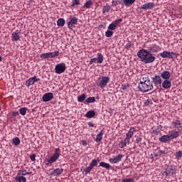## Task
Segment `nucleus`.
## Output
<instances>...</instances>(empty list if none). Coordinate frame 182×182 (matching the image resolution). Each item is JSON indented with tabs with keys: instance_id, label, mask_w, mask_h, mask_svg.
I'll use <instances>...</instances> for the list:
<instances>
[{
	"instance_id": "1",
	"label": "nucleus",
	"mask_w": 182,
	"mask_h": 182,
	"mask_svg": "<svg viewBox=\"0 0 182 182\" xmlns=\"http://www.w3.org/2000/svg\"><path fill=\"white\" fill-rule=\"evenodd\" d=\"M154 51L153 46L149 48V50L142 48L137 52V56L140 59L141 62L146 65L149 63H153L156 60V57L151 54Z\"/></svg>"
},
{
	"instance_id": "2",
	"label": "nucleus",
	"mask_w": 182,
	"mask_h": 182,
	"mask_svg": "<svg viewBox=\"0 0 182 182\" xmlns=\"http://www.w3.org/2000/svg\"><path fill=\"white\" fill-rule=\"evenodd\" d=\"M138 89L141 93H147V92L153 90L154 89L153 81L149 78V76L144 75L139 83Z\"/></svg>"
},
{
	"instance_id": "3",
	"label": "nucleus",
	"mask_w": 182,
	"mask_h": 182,
	"mask_svg": "<svg viewBox=\"0 0 182 182\" xmlns=\"http://www.w3.org/2000/svg\"><path fill=\"white\" fill-rule=\"evenodd\" d=\"M60 149L56 148L55 149V153L53 154L52 156L50 157V159H46L44 161V163L46 166H52L53 163L58 161L59 157H60Z\"/></svg>"
},
{
	"instance_id": "4",
	"label": "nucleus",
	"mask_w": 182,
	"mask_h": 182,
	"mask_svg": "<svg viewBox=\"0 0 182 182\" xmlns=\"http://www.w3.org/2000/svg\"><path fill=\"white\" fill-rule=\"evenodd\" d=\"M164 174H165L166 178H174L177 174V168L173 166H168L166 168Z\"/></svg>"
},
{
	"instance_id": "5",
	"label": "nucleus",
	"mask_w": 182,
	"mask_h": 182,
	"mask_svg": "<svg viewBox=\"0 0 182 182\" xmlns=\"http://www.w3.org/2000/svg\"><path fill=\"white\" fill-rule=\"evenodd\" d=\"M160 56L164 58H168V59H176L177 53L170 51H164L160 53Z\"/></svg>"
},
{
	"instance_id": "6",
	"label": "nucleus",
	"mask_w": 182,
	"mask_h": 182,
	"mask_svg": "<svg viewBox=\"0 0 182 182\" xmlns=\"http://www.w3.org/2000/svg\"><path fill=\"white\" fill-rule=\"evenodd\" d=\"M55 73H58V75H60L63 73H65V70H66V65L65 63H59L55 65Z\"/></svg>"
},
{
	"instance_id": "7",
	"label": "nucleus",
	"mask_w": 182,
	"mask_h": 182,
	"mask_svg": "<svg viewBox=\"0 0 182 182\" xmlns=\"http://www.w3.org/2000/svg\"><path fill=\"white\" fill-rule=\"evenodd\" d=\"M110 82V77L108 76H104L102 77L100 82L98 83V86L101 88L103 89L104 87H106L107 86V83Z\"/></svg>"
},
{
	"instance_id": "8",
	"label": "nucleus",
	"mask_w": 182,
	"mask_h": 182,
	"mask_svg": "<svg viewBox=\"0 0 182 182\" xmlns=\"http://www.w3.org/2000/svg\"><path fill=\"white\" fill-rule=\"evenodd\" d=\"M96 166H97V160L93 159L90 164L89 166L87 167L85 170L86 174H89V173H90L92 170H93V168L96 167Z\"/></svg>"
},
{
	"instance_id": "9",
	"label": "nucleus",
	"mask_w": 182,
	"mask_h": 182,
	"mask_svg": "<svg viewBox=\"0 0 182 182\" xmlns=\"http://www.w3.org/2000/svg\"><path fill=\"white\" fill-rule=\"evenodd\" d=\"M181 136V131L173 130L167 135H162L161 137H178Z\"/></svg>"
},
{
	"instance_id": "10",
	"label": "nucleus",
	"mask_w": 182,
	"mask_h": 182,
	"mask_svg": "<svg viewBox=\"0 0 182 182\" xmlns=\"http://www.w3.org/2000/svg\"><path fill=\"white\" fill-rule=\"evenodd\" d=\"M122 159H123V155L118 154L114 158H110L109 163H112L113 164H117V163H119V161H122Z\"/></svg>"
},
{
	"instance_id": "11",
	"label": "nucleus",
	"mask_w": 182,
	"mask_h": 182,
	"mask_svg": "<svg viewBox=\"0 0 182 182\" xmlns=\"http://www.w3.org/2000/svg\"><path fill=\"white\" fill-rule=\"evenodd\" d=\"M77 24V17H73L70 21L68 23V26L69 29H73L75 25Z\"/></svg>"
},
{
	"instance_id": "12",
	"label": "nucleus",
	"mask_w": 182,
	"mask_h": 182,
	"mask_svg": "<svg viewBox=\"0 0 182 182\" xmlns=\"http://www.w3.org/2000/svg\"><path fill=\"white\" fill-rule=\"evenodd\" d=\"M154 6H155L154 3L149 2V3L143 4L141 6V9H143L144 11H147V10L153 9V8H154Z\"/></svg>"
},
{
	"instance_id": "13",
	"label": "nucleus",
	"mask_w": 182,
	"mask_h": 182,
	"mask_svg": "<svg viewBox=\"0 0 182 182\" xmlns=\"http://www.w3.org/2000/svg\"><path fill=\"white\" fill-rule=\"evenodd\" d=\"M130 138L126 137V138H122L119 141V147L120 149H123L124 147H126L127 145V143H129V140Z\"/></svg>"
},
{
	"instance_id": "14",
	"label": "nucleus",
	"mask_w": 182,
	"mask_h": 182,
	"mask_svg": "<svg viewBox=\"0 0 182 182\" xmlns=\"http://www.w3.org/2000/svg\"><path fill=\"white\" fill-rule=\"evenodd\" d=\"M154 83V86H157L158 85H161L163 80H161V77L160 75H156L152 77V83Z\"/></svg>"
},
{
	"instance_id": "15",
	"label": "nucleus",
	"mask_w": 182,
	"mask_h": 182,
	"mask_svg": "<svg viewBox=\"0 0 182 182\" xmlns=\"http://www.w3.org/2000/svg\"><path fill=\"white\" fill-rule=\"evenodd\" d=\"M42 99H43V102H50V100L53 99V93L52 92L46 93L43 96Z\"/></svg>"
},
{
	"instance_id": "16",
	"label": "nucleus",
	"mask_w": 182,
	"mask_h": 182,
	"mask_svg": "<svg viewBox=\"0 0 182 182\" xmlns=\"http://www.w3.org/2000/svg\"><path fill=\"white\" fill-rule=\"evenodd\" d=\"M19 33H21V31L19 30H16L14 33H13L11 34L12 41H14V42H18V41L21 39Z\"/></svg>"
},
{
	"instance_id": "17",
	"label": "nucleus",
	"mask_w": 182,
	"mask_h": 182,
	"mask_svg": "<svg viewBox=\"0 0 182 182\" xmlns=\"http://www.w3.org/2000/svg\"><path fill=\"white\" fill-rule=\"evenodd\" d=\"M161 77L165 80H168V79L171 77V75L170 74L169 71L164 70L161 73Z\"/></svg>"
},
{
	"instance_id": "18",
	"label": "nucleus",
	"mask_w": 182,
	"mask_h": 182,
	"mask_svg": "<svg viewBox=\"0 0 182 182\" xmlns=\"http://www.w3.org/2000/svg\"><path fill=\"white\" fill-rule=\"evenodd\" d=\"M172 124L173 126V127H175V129H178L180 130V129H182V123L181 121L180 120H173L172 122Z\"/></svg>"
},
{
	"instance_id": "19",
	"label": "nucleus",
	"mask_w": 182,
	"mask_h": 182,
	"mask_svg": "<svg viewBox=\"0 0 182 182\" xmlns=\"http://www.w3.org/2000/svg\"><path fill=\"white\" fill-rule=\"evenodd\" d=\"M162 87L164 89H170V87H171V81L168 80H165L162 82Z\"/></svg>"
},
{
	"instance_id": "20",
	"label": "nucleus",
	"mask_w": 182,
	"mask_h": 182,
	"mask_svg": "<svg viewBox=\"0 0 182 182\" xmlns=\"http://www.w3.org/2000/svg\"><path fill=\"white\" fill-rule=\"evenodd\" d=\"M95 116H96V112L93 110H90L85 114V117L92 119V117H95Z\"/></svg>"
},
{
	"instance_id": "21",
	"label": "nucleus",
	"mask_w": 182,
	"mask_h": 182,
	"mask_svg": "<svg viewBox=\"0 0 182 182\" xmlns=\"http://www.w3.org/2000/svg\"><path fill=\"white\" fill-rule=\"evenodd\" d=\"M63 173V168H57L53 171V176H60V174H62Z\"/></svg>"
},
{
	"instance_id": "22",
	"label": "nucleus",
	"mask_w": 182,
	"mask_h": 182,
	"mask_svg": "<svg viewBox=\"0 0 182 182\" xmlns=\"http://www.w3.org/2000/svg\"><path fill=\"white\" fill-rule=\"evenodd\" d=\"M136 132H137V129L135 127L130 128L128 133H127V137H132Z\"/></svg>"
},
{
	"instance_id": "23",
	"label": "nucleus",
	"mask_w": 182,
	"mask_h": 182,
	"mask_svg": "<svg viewBox=\"0 0 182 182\" xmlns=\"http://www.w3.org/2000/svg\"><path fill=\"white\" fill-rule=\"evenodd\" d=\"M96 98L95 97H90L84 101L85 105H89V103H95Z\"/></svg>"
},
{
	"instance_id": "24",
	"label": "nucleus",
	"mask_w": 182,
	"mask_h": 182,
	"mask_svg": "<svg viewBox=\"0 0 182 182\" xmlns=\"http://www.w3.org/2000/svg\"><path fill=\"white\" fill-rule=\"evenodd\" d=\"M40 58H41L42 59L52 58V53H50V52L43 53L40 55Z\"/></svg>"
},
{
	"instance_id": "25",
	"label": "nucleus",
	"mask_w": 182,
	"mask_h": 182,
	"mask_svg": "<svg viewBox=\"0 0 182 182\" xmlns=\"http://www.w3.org/2000/svg\"><path fill=\"white\" fill-rule=\"evenodd\" d=\"M85 100H86V95L82 94L77 97V102L80 103H85Z\"/></svg>"
},
{
	"instance_id": "26",
	"label": "nucleus",
	"mask_w": 182,
	"mask_h": 182,
	"mask_svg": "<svg viewBox=\"0 0 182 182\" xmlns=\"http://www.w3.org/2000/svg\"><path fill=\"white\" fill-rule=\"evenodd\" d=\"M65 18H60L57 21L58 26H60V27L65 26Z\"/></svg>"
},
{
	"instance_id": "27",
	"label": "nucleus",
	"mask_w": 182,
	"mask_h": 182,
	"mask_svg": "<svg viewBox=\"0 0 182 182\" xmlns=\"http://www.w3.org/2000/svg\"><path fill=\"white\" fill-rule=\"evenodd\" d=\"M136 2V0H124L123 4H124L125 6H130V5H133Z\"/></svg>"
},
{
	"instance_id": "28",
	"label": "nucleus",
	"mask_w": 182,
	"mask_h": 182,
	"mask_svg": "<svg viewBox=\"0 0 182 182\" xmlns=\"http://www.w3.org/2000/svg\"><path fill=\"white\" fill-rule=\"evenodd\" d=\"M152 136H161V132L159 128H156L151 132Z\"/></svg>"
},
{
	"instance_id": "29",
	"label": "nucleus",
	"mask_w": 182,
	"mask_h": 182,
	"mask_svg": "<svg viewBox=\"0 0 182 182\" xmlns=\"http://www.w3.org/2000/svg\"><path fill=\"white\" fill-rule=\"evenodd\" d=\"M12 144L14 146H19V144H21V139H19L18 137H14L12 139Z\"/></svg>"
},
{
	"instance_id": "30",
	"label": "nucleus",
	"mask_w": 182,
	"mask_h": 182,
	"mask_svg": "<svg viewBox=\"0 0 182 182\" xmlns=\"http://www.w3.org/2000/svg\"><path fill=\"white\" fill-rule=\"evenodd\" d=\"M110 9H112V7L110 6V5L107 4L106 6H104L102 7V12H103V14L110 12Z\"/></svg>"
},
{
	"instance_id": "31",
	"label": "nucleus",
	"mask_w": 182,
	"mask_h": 182,
	"mask_svg": "<svg viewBox=\"0 0 182 182\" xmlns=\"http://www.w3.org/2000/svg\"><path fill=\"white\" fill-rule=\"evenodd\" d=\"M92 5H93V2L92 1V0H88L85 3L83 8L89 9L92 6Z\"/></svg>"
},
{
	"instance_id": "32",
	"label": "nucleus",
	"mask_w": 182,
	"mask_h": 182,
	"mask_svg": "<svg viewBox=\"0 0 182 182\" xmlns=\"http://www.w3.org/2000/svg\"><path fill=\"white\" fill-rule=\"evenodd\" d=\"M98 57L95 58L96 61L97 63H103V54L102 53H98Z\"/></svg>"
},
{
	"instance_id": "33",
	"label": "nucleus",
	"mask_w": 182,
	"mask_h": 182,
	"mask_svg": "<svg viewBox=\"0 0 182 182\" xmlns=\"http://www.w3.org/2000/svg\"><path fill=\"white\" fill-rule=\"evenodd\" d=\"M100 167H103L104 168H106L107 170H109L110 168V164L106 163V162H100Z\"/></svg>"
},
{
	"instance_id": "34",
	"label": "nucleus",
	"mask_w": 182,
	"mask_h": 182,
	"mask_svg": "<svg viewBox=\"0 0 182 182\" xmlns=\"http://www.w3.org/2000/svg\"><path fill=\"white\" fill-rule=\"evenodd\" d=\"M35 84V81H33V79L32 77L29 78L26 82V85L27 87H29V86H32V85Z\"/></svg>"
},
{
	"instance_id": "35",
	"label": "nucleus",
	"mask_w": 182,
	"mask_h": 182,
	"mask_svg": "<svg viewBox=\"0 0 182 182\" xmlns=\"http://www.w3.org/2000/svg\"><path fill=\"white\" fill-rule=\"evenodd\" d=\"M26 112H28V108L26 107H21L19 109V113L21 116H25V114H26Z\"/></svg>"
},
{
	"instance_id": "36",
	"label": "nucleus",
	"mask_w": 182,
	"mask_h": 182,
	"mask_svg": "<svg viewBox=\"0 0 182 182\" xmlns=\"http://www.w3.org/2000/svg\"><path fill=\"white\" fill-rule=\"evenodd\" d=\"M76 5H81L80 0H73L72 4L70 5L71 8H75Z\"/></svg>"
},
{
	"instance_id": "37",
	"label": "nucleus",
	"mask_w": 182,
	"mask_h": 182,
	"mask_svg": "<svg viewBox=\"0 0 182 182\" xmlns=\"http://www.w3.org/2000/svg\"><path fill=\"white\" fill-rule=\"evenodd\" d=\"M16 180L18 182H26V178L23 176H16Z\"/></svg>"
},
{
	"instance_id": "38",
	"label": "nucleus",
	"mask_w": 182,
	"mask_h": 182,
	"mask_svg": "<svg viewBox=\"0 0 182 182\" xmlns=\"http://www.w3.org/2000/svg\"><path fill=\"white\" fill-rule=\"evenodd\" d=\"M123 19L122 18H119V19H117L115 21H114L112 23L114 24V26L117 28V26H119V25H120V23L122 22Z\"/></svg>"
},
{
	"instance_id": "39",
	"label": "nucleus",
	"mask_w": 182,
	"mask_h": 182,
	"mask_svg": "<svg viewBox=\"0 0 182 182\" xmlns=\"http://www.w3.org/2000/svg\"><path fill=\"white\" fill-rule=\"evenodd\" d=\"M159 156H162V154H168V149L164 147V150H159Z\"/></svg>"
},
{
	"instance_id": "40",
	"label": "nucleus",
	"mask_w": 182,
	"mask_h": 182,
	"mask_svg": "<svg viewBox=\"0 0 182 182\" xmlns=\"http://www.w3.org/2000/svg\"><path fill=\"white\" fill-rule=\"evenodd\" d=\"M105 36L106 38H112V36H113V31H112V30L108 29L105 32Z\"/></svg>"
},
{
	"instance_id": "41",
	"label": "nucleus",
	"mask_w": 182,
	"mask_h": 182,
	"mask_svg": "<svg viewBox=\"0 0 182 182\" xmlns=\"http://www.w3.org/2000/svg\"><path fill=\"white\" fill-rule=\"evenodd\" d=\"M153 48H154V51H153L154 53L160 52V50H161V47L157 45H154Z\"/></svg>"
},
{
	"instance_id": "42",
	"label": "nucleus",
	"mask_w": 182,
	"mask_h": 182,
	"mask_svg": "<svg viewBox=\"0 0 182 182\" xmlns=\"http://www.w3.org/2000/svg\"><path fill=\"white\" fill-rule=\"evenodd\" d=\"M171 138V137H160L159 140L162 143H167Z\"/></svg>"
},
{
	"instance_id": "43",
	"label": "nucleus",
	"mask_w": 182,
	"mask_h": 182,
	"mask_svg": "<svg viewBox=\"0 0 182 182\" xmlns=\"http://www.w3.org/2000/svg\"><path fill=\"white\" fill-rule=\"evenodd\" d=\"M19 173H21V176H28L29 174H32V172H28L26 170L19 171Z\"/></svg>"
},
{
	"instance_id": "44",
	"label": "nucleus",
	"mask_w": 182,
	"mask_h": 182,
	"mask_svg": "<svg viewBox=\"0 0 182 182\" xmlns=\"http://www.w3.org/2000/svg\"><path fill=\"white\" fill-rule=\"evenodd\" d=\"M151 105H153V102L151 101V99L146 100L144 102V105H145V106H151Z\"/></svg>"
},
{
	"instance_id": "45",
	"label": "nucleus",
	"mask_w": 182,
	"mask_h": 182,
	"mask_svg": "<svg viewBox=\"0 0 182 182\" xmlns=\"http://www.w3.org/2000/svg\"><path fill=\"white\" fill-rule=\"evenodd\" d=\"M116 26H114V24L113 23H111L109 26H108V29L109 31H114V29H116Z\"/></svg>"
},
{
	"instance_id": "46",
	"label": "nucleus",
	"mask_w": 182,
	"mask_h": 182,
	"mask_svg": "<svg viewBox=\"0 0 182 182\" xmlns=\"http://www.w3.org/2000/svg\"><path fill=\"white\" fill-rule=\"evenodd\" d=\"M51 58H56V56H59V51H55V52H51Z\"/></svg>"
},
{
	"instance_id": "47",
	"label": "nucleus",
	"mask_w": 182,
	"mask_h": 182,
	"mask_svg": "<svg viewBox=\"0 0 182 182\" xmlns=\"http://www.w3.org/2000/svg\"><path fill=\"white\" fill-rule=\"evenodd\" d=\"M176 159H181L182 157V151H178L176 153Z\"/></svg>"
},
{
	"instance_id": "48",
	"label": "nucleus",
	"mask_w": 182,
	"mask_h": 182,
	"mask_svg": "<svg viewBox=\"0 0 182 182\" xmlns=\"http://www.w3.org/2000/svg\"><path fill=\"white\" fill-rule=\"evenodd\" d=\"M129 87V83H124L122 85V90H127V89Z\"/></svg>"
},
{
	"instance_id": "49",
	"label": "nucleus",
	"mask_w": 182,
	"mask_h": 182,
	"mask_svg": "<svg viewBox=\"0 0 182 182\" xmlns=\"http://www.w3.org/2000/svg\"><path fill=\"white\" fill-rule=\"evenodd\" d=\"M133 46V44H132V42L129 41V43L124 46V49H130Z\"/></svg>"
},
{
	"instance_id": "50",
	"label": "nucleus",
	"mask_w": 182,
	"mask_h": 182,
	"mask_svg": "<svg viewBox=\"0 0 182 182\" xmlns=\"http://www.w3.org/2000/svg\"><path fill=\"white\" fill-rule=\"evenodd\" d=\"M30 160H31V161H35V160H36V155L35 154H32L30 156Z\"/></svg>"
},
{
	"instance_id": "51",
	"label": "nucleus",
	"mask_w": 182,
	"mask_h": 182,
	"mask_svg": "<svg viewBox=\"0 0 182 182\" xmlns=\"http://www.w3.org/2000/svg\"><path fill=\"white\" fill-rule=\"evenodd\" d=\"M134 181V179L133 178H125L122 180V182H133Z\"/></svg>"
},
{
	"instance_id": "52",
	"label": "nucleus",
	"mask_w": 182,
	"mask_h": 182,
	"mask_svg": "<svg viewBox=\"0 0 182 182\" xmlns=\"http://www.w3.org/2000/svg\"><path fill=\"white\" fill-rule=\"evenodd\" d=\"M112 6H117V5H119L117 0H112Z\"/></svg>"
},
{
	"instance_id": "53",
	"label": "nucleus",
	"mask_w": 182,
	"mask_h": 182,
	"mask_svg": "<svg viewBox=\"0 0 182 182\" xmlns=\"http://www.w3.org/2000/svg\"><path fill=\"white\" fill-rule=\"evenodd\" d=\"M34 82V83H36V82H39V80H41L40 78H38L36 76H33L31 77Z\"/></svg>"
},
{
	"instance_id": "54",
	"label": "nucleus",
	"mask_w": 182,
	"mask_h": 182,
	"mask_svg": "<svg viewBox=\"0 0 182 182\" xmlns=\"http://www.w3.org/2000/svg\"><path fill=\"white\" fill-rule=\"evenodd\" d=\"M96 58H92L90 60V65H93V63H96Z\"/></svg>"
},
{
	"instance_id": "55",
	"label": "nucleus",
	"mask_w": 182,
	"mask_h": 182,
	"mask_svg": "<svg viewBox=\"0 0 182 182\" xmlns=\"http://www.w3.org/2000/svg\"><path fill=\"white\" fill-rule=\"evenodd\" d=\"M11 116L13 117H16L17 116H19V112H12Z\"/></svg>"
},
{
	"instance_id": "56",
	"label": "nucleus",
	"mask_w": 182,
	"mask_h": 182,
	"mask_svg": "<svg viewBox=\"0 0 182 182\" xmlns=\"http://www.w3.org/2000/svg\"><path fill=\"white\" fill-rule=\"evenodd\" d=\"M81 143H82V146H84V147H86V146H87V141H86V140L81 141Z\"/></svg>"
},
{
	"instance_id": "57",
	"label": "nucleus",
	"mask_w": 182,
	"mask_h": 182,
	"mask_svg": "<svg viewBox=\"0 0 182 182\" xmlns=\"http://www.w3.org/2000/svg\"><path fill=\"white\" fill-rule=\"evenodd\" d=\"M95 141H96L97 143H100V141H102V137H97V138L95 139Z\"/></svg>"
},
{
	"instance_id": "58",
	"label": "nucleus",
	"mask_w": 182,
	"mask_h": 182,
	"mask_svg": "<svg viewBox=\"0 0 182 182\" xmlns=\"http://www.w3.org/2000/svg\"><path fill=\"white\" fill-rule=\"evenodd\" d=\"M88 126L90 127H95V124L93 122H88Z\"/></svg>"
},
{
	"instance_id": "59",
	"label": "nucleus",
	"mask_w": 182,
	"mask_h": 182,
	"mask_svg": "<svg viewBox=\"0 0 182 182\" xmlns=\"http://www.w3.org/2000/svg\"><path fill=\"white\" fill-rule=\"evenodd\" d=\"M103 136V130H102L97 135V137H102Z\"/></svg>"
},
{
	"instance_id": "60",
	"label": "nucleus",
	"mask_w": 182,
	"mask_h": 182,
	"mask_svg": "<svg viewBox=\"0 0 182 182\" xmlns=\"http://www.w3.org/2000/svg\"><path fill=\"white\" fill-rule=\"evenodd\" d=\"M136 143H139V141H141V137H137L135 139Z\"/></svg>"
},
{
	"instance_id": "61",
	"label": "nucleus",
	"mask_w": 182,
	"mask_h": 182,
	"mask_svg": "<svg viewBox=\"0 0 182 182\" xmlns=\"http://www.w3.org/2000/svg\"><path fill=\"white\" fill-rule=\"evenodd\" d=\"M122 1H118V5H122Z\"/></svg>"
},
{
	"instance_id": "62",
	"label": "nucleus",
	"mask_w": 182,
	"mask_h": 182,
	"mask_svg": "<svg viewBox=\"0 0 182 182\" xmlns=\"http://www.w3.org/2000/svg\"><path fill=\"white\" fill-rule=\"evenodd\" d=\"M0 62H2V57L0 56Z\"/></svg>"
},
{
	"instance_id": "63",
	"label": "nucleus",
	"mask_w": 182,
	"mask_h": 182,
	"mask_svg": "<svg viewBox=\"0 0 182 182\" xmlns=\"http://www.w3.org/2000/svg\"><path fill=\"white\" fill-rule=\"evenodd\" d=\"M157 156H159L158 154H155V157H157Z\"/></svg>"
},
{
	"instance_id": "64",
	"label": "nucleus",
	"mask_w": 182,
	"mask_h": 182,
	"mask_svg": "<svg viewBox=\"0 0 182 182\" xmlns=\"http://www.w3.org/2000/svg\"><path fill=\"white\" fill-rule=\"evenodd\" d=\"M103 27V25L100 26V28Z\"/></svg>"
}]
</instances>
